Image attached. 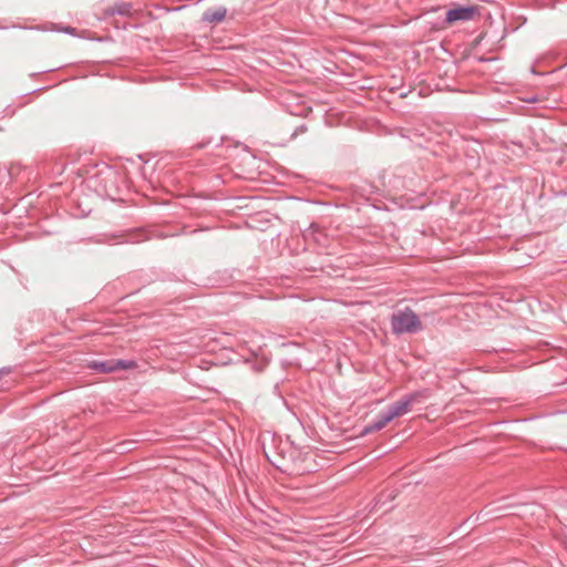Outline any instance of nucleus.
<instances>
[{"mask_svg": "<svg viewBox=\"0 0 567 567\" xmlns=\"http://www.w3.org/2000/svg\"><path fill=\"white\" fill-rule=\"evenodd\" d=\"M423 328L417 315L410 308L392 313V331L398 334L416 333Z\"/></svg>", "mask_w": 567, "mask_h": 567, "instance_id": "f257e3e1", "label": "nucleus"}, {"mask_svg": "<svg viewBox=\"0 0 567 567\" xmlns=\"http://www.w3.org/2000/svg\"><path fill=\"white\" fill-rule=\"evenodd\" d=\"M480 16L477 6H456L446 12L445 23L453 25L457 22H467L475 20Z\"/></svg>", "mask_w": 567, "mask_h": 567, "instance_id": "f03ea898", "label": "nucleus"}, {"mask_svg": "<svg viewBox=\"0 0 567 567\" xmlns=\"http://www.w3.org/2000/svg\"><path fill=\"white\" fill-rule=\"evenodd\" d=\"M101 373H111L117 370H132L137 367L134 360L111 359L105 361H93L90 365Z\"/></svg>", "mask_w": 567, "mask_h": 567, "instance_id": "7ed1b4c3", "label": "nucleus"}, {"mask_svg": "<svg viewBox=\"0 0 567 567\" xmlns=\"http://www.w3.org/2000/svg\"><path fill=\"white\" fill-rule=\"evenodd\" d=\"M429 398V391H416L403 396L392 406V420L396 416H401L411 410V406Z\"/></svg>", "mask_w": 567, "mask_h": 567, "instance_id": "20e7f679", "label": "nucleus"}, {"mask_svg": "<svg viewBox=\"0 0 567 567\" xmlns=\"http://www.w3.org/2000/svg\"><path fill=\"white\" fill-rule=\"evenodd\" d=\"M227 14V10L224 7H218L212 10H208L204 13V20L210 23L221 22Z\"/></svg>", "mask_w": 567, "mask_h": 567, "instance_id": "39448f33", "label": "nucleus"}, {"mask_svg": "<svg viewBox=\"0 0 567 567\" xmlns=\"http://www.w3.org/2000/svg\"><path fill=\"white\" fill-rule=\"evenodd\" d=\"M306 462H307V458L302 460V462L300 464L295 462L290 468V472L296 475H303L305 473L312 472L311 464H306Z\"/></svg>", "mask_w": 567, "mask_h": 567, "instance_id": "423d86ee", "label": "nucleus"}, {"mask_svg": "<svg viewBox=\"0 0 567 567\" xmlns=\"http://www.w3.org/2000/svg\"><path fill=\"white\" fill-rule=\"evenodd\" d=\"M388 422H390V412H385L381 415L380 420L372 425L365 427L364 433L381 430Z\"/></svg>", "mask_w": 567, "mask_h": 567, "instance_id": "0eeeda50", "label": "nucleus"}, {"mask_svg": "<svg viewBox=\"0 0 567 567\" xmlns=\"http://www.w3.org/2000/svg\"><path fill=\"white\" fill-rule=\"evenodd\" d=\"M257 200H248L246 198L239 199V204L236 206L237 209H256L259 206Z\"/></svg>", "mask_w": 567, "mask_h": 567, "instance_id": "6e6552de", "label": "nucleus"}, {"mask_svg": "<svg viewBox=\"0 0 567 567\" xmlns=\"http://www.w3.org/2000/svg\"><path fill=\"white\" fill-rule=\"evenodd\" d=\"M249 216V220H246V224L248 227L250 228H257L259 230H265V228L262 226H256L254 223L256 221V217L258 215H255V214H251V215H248Z\"/></svg>", "mask_w": 567, "mask_h": 567, "instance_id": "1a4fd4ad", "label": "nucleus"}, {"mask_svg": "<svg viewBox=\"0 0 567 567\" xmlns=\"http://www.w3.org/2000/svg\"><path fill=\"white\" fill-rule=\"evenodd\" d=\"M10 372H11V369H10V368H8V369H6V368L1 369V370H0V378H1L3 374H9Z\"/></svg>", "mask_w": 567, "mask_h": 567, "instance_id": "9d476101", "label": "nucleus"}]
</instances>
